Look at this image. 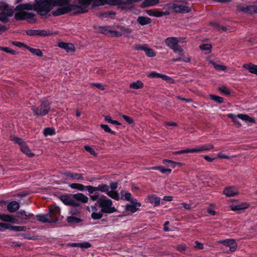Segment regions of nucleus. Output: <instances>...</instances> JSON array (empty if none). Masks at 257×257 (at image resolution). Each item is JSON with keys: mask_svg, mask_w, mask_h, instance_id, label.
I'll return each instance as SVG.
<instances>
[{"mask_svg": "<svg viewBox=\"0 0 257 257\" xmlns=\"http://www.w3.org/2000/svg\"><path fill=\"white\" fill-rule=\"evenodd\" d=\"M34 10V4L30 3L22 4L17 6L15 9L18 12L15 14V19L17 21H23L27 20L29 23H35L37 20L35 19L36 15L34 13L27 12L24 10Z\"/></svg>", "mask_w": 257, "mask_h": 257, "instance_id": "obj_1", "label": "nucleus"}, {"mask_svg": "<svg viewBox=\"0 0 257 257\" xmlns=\"http://www.w3.org/2000/svg\"><path fill=\"white\" fill-rule=\"evenodd\" d=\"M56 6L51 0H35L34 3V11L41 17L46 16Z\"/></svg>", "mask_w": 257, "mask_h": 257, "instance_id": "obj_2", "label": "nucleus"}, {"mask_svg": "<svg viewBox=\"0 0 257 257\" xmlns=\"http://www.w3.org/2000/svg\"><path fill=\"white\" fill-rule=\"evenodd\" d=\"M59 7L57 10L52 12L53 16L57 17L64 15L76 9L78 10L74 12L75 14H83L87 11L84 10L81 5L66 4Z\"/></svg>", "mask_w": 257, "mask_h": 257, "instance_id": "obj_3", "label": "nucleus"}, {"mask_svg": "<svg viewBox=\"0 0 257 257\" xmlns=\"http://www.w3.org/2000/svg\"><path fill=\"white\" fill-rule=\"evenodd\" d=\"M96 204L101 208V212L103 213L111 214L117 211V209L112 206L113 203L112 200L104 195H102L100 196L97 202H96Z\"/></svg>", "mask_w": 257, "mask_h": 257, "instance_id": "obj_4", "label": "nucleus"}, {"mask_svg": "<svg viewBox=\"0 0 257 257\" xmlns=\"http://www.w3.org/2000/svg\"><path fill=\"white\" fill-rule=\"evenodd\" d=\"M51 103L47 99L41 100L40 105L37 107H32L34 115L37 117L44 116L49 113L51 109Z\"/></svg>", "mask_w": 257, "mask_h": 257, "instance_id": "obj_5", "label": "nucleus"}, {"mask_svg": "<svg viewBox=\"0 0 257 257\" xmlns=\"http://www.w3.org/2000/svg\"><path fill=\"white\" fill-rule=\"evenodd\" d=\"M227 116L229 118L231 119L234 122H237V118H240L241 120H244L246 122H249L251 123H254L255 122V120L253 118L251 117L246 114H238L236 116L233 113H229L228 114Z\"/></svg>", "mask_w": 257, "mask_h": 257, "instance_id": "obj_6", "label": "nucleus"}, {"mask_svg": "<svg viewBox=\"0 0 257 257\" xmlns=\"http://www.w3.org/2000/svg\"><path fill=\"white\" fill-rule=\"evenodd\" d=\"M26 33L28 36H39L41 37L51 36L53 34L51 31H46L43 30H28L26 31Z\"/></svg>", "mask_w": 257, "mask_h": 257, "instance_id": "obj_7", "label": "nucleus"}, {"mask_svg": "<svg viewBox=\"0 0 257 257\" xmlns=\"http://www.w3.org/2000/svg\"><path fill=\"white\" fill-rule=\"evenodd\" d=\"M248 203L245 202L235 201L231 206V210L234 211H237V213H240L249 207Z\"/></svg>", "mask_w": 257, "mask_h": 257, "instance_id": "obj_8", "label": "nucleus"}, {"mask_svg": "<svg viewBox=\"0 0 257 257\" xmlns=\"http://www.w3.org/2000/svg\"><path fill=\"white\" fill-rule=\"evenodd\" d=\"M148 77L150 78H161L163 80L166 81L168 83L171 84H173L174 83V80L171 77L165 74L157 73L155 71H152L151 73H150L148 74Z\"/></svg>", "mask_w": 257, "mask_h": 257, "instance_id": "obj_9", "label": "nucleus"}, {"mask_svg": "<svg viewBox=\"0 0 257 257\" xmlns=\"http://www.w3.org/2000/svg\"><path fill=\"white\" fill-rule=\"evenodd\" d=\"M218 243L223 244L229 247L230 252L234 251L237 247V243L234 239H226L224 240H220Z\"/></svg>", "mask_w": 257, "mask_h": 257, "instance_id": "obj_10", "label": "nucleus"}, {"mask_svg": "<svg viewBox=\"0 0 257 257\" xmlns=\"http://www.w3.org/2000/svg\"><path fill=\"white\" fill-rule=\"evenodd\" d=\"M214 148L212 144H207L203 145H200L195 148L189 149L190 153H199L204 151H210Z\"/></svg>", "mask_w": 257, "mask_h": 257, "instance_id": "obj_11", "label": "nucleus"}, {"mask_svg": "<svg viewBox=\"0 0 257 257\" xmlns=\"http://www.w3.org/2000/svg\"><path fill=\"white\" fill-rule=\"evenodd\" d=\"M47 213L49 215V217L51 220L56 219V222L58 221V217L60 214V209L57 206L50 207Z\"/></svg>", "mask_w": 257, "mask_h": 257, "instance_id": "obj_12", "label": "nucleus"}, {"mask_svg": "<svg viewBox=\"0 0 257 257\" xmlns=\"http://www.w3.org/2000/svg\"><path fill=\"white\" fill-rule=\"evenodd\" d=\"M63 175L70 178L71 180L83 181L84 177L82 174L73 173L70 171H66L63 173Z\"/></svg>", "mask_w": 257, "mask_h": 257, "instance_id": "obj_13", "label": "nucleus"}, {"mask_svg": "<svg viewBox=\"0 0 257 257\" xmlns=\"http://www.w3.org/2000/svg\"><path fill=\"white\" fill-rule=\"evenodd\" d=\"M131 204H127L125 206V210L127 212H130L131 213H134L137 212L139 209V207L141 206V203L138 202L137 200L134 201V203H131Z\"/></svg>", "mask_w": 257, "mask_h": 257, "instance_id": "obj_14", "label": "nucleus"}, {"mask_svg": "<svg viewBox=\"0 0 257 257\" xmlns=\"http://www.w3.org/2000/svg\"><path fill=\"white\" fill-rule=\"evenodd\" d=\"M172 9L174 12L179 13H187L190 12L189 7L185 6L180 5L175 3L172 5Z\"/></svg>", "mask_w": 257, "mask_h": 257, "instance_id": "obj_15", "label": "nucleus"}, {"mask_svg": "<svg viewBox=\"0 0 257 257\" xmlns=\"http://www.w3.org/2000/svg\"><path fill=\"white\" fill-rule=\"evenodd\" d=\"M49 215L48 214V213H45L42 214H37L35 217L37 220L42 223H55L56 219H54V220H51L49 217Z\"/></svg>", "mask_w": 257, "mask_h": 257, "instance_id": "obj_16", "label": "nucleus"}, {"mask_svg": "<svg viewBox=\"0 0 257 257\" xmlns=\"http://www.w3.org/2000/svg\"><path fill=\"white\" fill-rule=\"evenodd\" d=\"M14 14L13 10H8V12H0V21L6 23L9 21V17H12Z\"/></svg>", "mask_w": 257, "mask_h": 257, "instance_id": "obj_17", "label": "nucleus"}, {"mask_svg": "<svg viewBox=\"0 0 257 257\" xmlns=\"http://www.w3.org/2000/svg\"><path fill=\"white\" fill-rule=\"evenodd\" d=\"M165 42L167 46L173 50L175 47H177L179 42L177 38L172 37L166 38Z\"/></svg>", "mask_w": 257, "mask_h": 257, "instance_id": "obj_18", "label": "nucleus"}, {"mask_svg": "<svg viewBox=\"0 0 257 257\" xmlns=\"http://www.w3.org/2000/svg\"><path fill=\"white\" fill-rule=\"evenodd\" d=\"M238 193L237 189L234 186H229L223 190V194L227 197H232Z\"/></svg>", "mask_w": 257, "mask_h": 257, "instance_id": "obj_19", "label": "nucleus"}, {"mask_svg": "<svg viewBox=\"0 0 257 257\" xmlns=\"http://www.w3.org/2000/svg\"><path fill=\"white\" fill-rule=\"evenodd\" d=\"M120 194V199L128 201L131 203H134V201H136L137 200L136 198L132 197V194L131 193L125 191V190H121Z\"/></svg>", "mask_w": 257, "mask_h": 257, "instance_id": "obj_20", "label": "nucleus"}, {"mask_svg": "<svg viewBox=\"0 0 257 257\" xmlns=\"http://www.w3.org/2000/svg\"><path fill=\"white\" fill-rule=\"evenodd\" d=\"M58 47L66 50L67 52H73L75 50L74 46L71 43L61 42L58 43Z\"/></svg>", "mask_w": 257, "mask_h": 257, "instance_id": "obj_21", "label": "nucleus"}, {"mask_svg": "<svg viewBox=\"0 0 257 257\" xmlns=\"http://www.w3.org/2000/svg\"><path fill=\"white\" fill-rule=\"evenodd\" d=\"M240 10L242 12L248 14H257V6L254 5L241 7Z\"/></svg>", "mask_w": 257, "mask_h": 257, "instance_id": "obj_22", "label": "nucleus"}, {"mask_svg": "<svg viewBox=\"0 0 257 257\" xmlns=\"http://www.w3.org/2000/svg\"><path fill=\"white\" fill-rule=\"evenodd\" d=\"M0 220L5 222L15 223L16 219L12 215H8L0 213Z\"/></svg>", "mask_w": 257, "mask_h": 257, "instance_id": "obj_23", "label": "nucleus"}, {"mask_svg": "<svg viewBox=\"0 0 257 257\" xmlns=\"http://www.w3.org/2000/svg\"><path fill=\"white\" fill-rule=\"evenodd\" d=\"M19 207V203L16 201H13L8 204L7 206V209L10 212H14L18 210Z\"/></svg>", "mask_w": 257, "mask_h": 257, "instance_id": "obj_24", "label": "nucleus"}, {"mask_svg": "<svg viewBox=\"0 0 257 257\" xmlns=\"http://www.w3.org/2000/svg\"><path fill=\"white\" fill-rule=\"evenodd\" d=\"M73 197L78 202H81L83 203H86L88 202V197L82 193H78L75 194L73 195Z\"/></svg>", "mask_w": 257, "mask_h": 257, "instance_id": "obj_25", "label": "nucleus"}, {"mask_svg": "<svg viewBox=\"0 0 257 257\" xmlns=\"http://www.w3.org/2000/svg\"><path fill=\"white\" fill-rule=\"evenodd\" d=\"M149 202L154 204V206H158L160 204V198L155 195H151L148 196Z\"/></svg>", "mask_w": 257, "mask_h": 257, "instance_id": "obj_26", "label": "nucleus"}, {"mask_svg": "<svg viewBox=\"0 0 257 257\" xmlns=\"http://www.w3.org/2000/svg\"><path fill=\"white\" fill-rule=\"evenodd\" d=\"M138 22L142 26L146 25L152 22L151 18L147 17L140 16L137 19Z\"/></svg>", "mask_w": 257, "mask_h": 257, "instance_id": "obj_27", "label": "nucleus"}, {"mask_svg": "<svg viewBox=\"0 0 257 257\" xmlns=\"http://www.w3.org/2000/svg\"><path fill=\"white\" fill-rule=\"evenodd\" d=\"M82 221V220L80 218L73 216H68L67 218V221L71 226L78 224Z\"/></svg>", "mask_w": 257, "mask_h": 257, "instance_id": "obj_28", "label": "nucleus"}, {"mask_svg": "<svg viewBox=\"0 0 257 257\" xmlns=\"http://www.w3.org/2000/svg\"><path fill=\"white\" fill-rule=\"evenodd\" d=\"M21 150L24 154H26L29 157L32 158L35 156V154L31 152L26 144L21 146Z\"/></svg>", "mask_w": 257, "mask_h": 257, "instance_id": "obj_29", "label": "nucleus"}, {"mask_svg": "<svg viewBox=\"0 0 257 257\" xmlns=\"http://www.w3.org/2000/svg\"><path fill=\"white\" fill-rule=\"evenodd\" d=\"M55 129L53 127H47L44 128L43 135L45 137L52 136L56 135Z\"/></svg>", "mask_w": 257, "mask_h": 257, "instance_id": "obj_30", "label": "nucleus"}, {"mask_svg": "<svg viewBox=\"0 0 257 257\" xmlns=\"http://www.w3.org/2000/svg\"><path fill=\"white\" fill-rule=\"evenodd\" d=\"M243 67L244 68L247 69L250 73L257 75V65L249 64H244Z\"/></svg>", "mask_w": 257, "mask_h": 257, "instance_id": "obj_31", "label": "nucleus"}, {"mask_svg": "<svg viewBox=\"0 0 257 257\" xmlns=\"http://www.w3.org/2000/svg\"><path fill=\"white\" fill-rule=\"evenodd\" d=\"M144 83L141 80H137L130 84V88L134 89H139L143 88Z\"/></svg>", "mask_w": 257, "mask_h": 257, "instance_id": "obj_32", "label": "nucleus"}, {"mask_svg": "<svg viewBox=\"0 0 257 257\" xmlns=\"http://www.w3.org/2000/svg\"><path fill=\"white\" fill-rule=\"evenodd\" d=\"M152 169L154 170H158L162 173L167 175L170 174L172 172L171 169L165 168L164 167L161 166L153 167L152 168Z\"/></svg>", "mask_w": 257, "mask_h": 257, "instance_id": "obj_33", "label": "nucleus"}, {"mask_svg": "<svg viewBox=\"0 0 257 257\" xmlns=\"http://www.w3.org/2000/svg\"><path fill=\"white\" fill-rule=\"evenodd\" d=\"M106 194L109 197L115 200L118 201L120 199V197L117 191L108 190Z\"/></svg>", "mask_w": 257, "mask_h": 257, "instance_id": "obj_34", "label": "nucleus"}, {"mask_svg": "<svg viewBox=\"0 0 257 257\" xmlns=\"http://www.w3.org/2000/svg\"><path fill=\"white\" fill-rule=\"evenodd\" d=\"M96 191L107 194L109 190V186L105 184H100L96 187Z\"/></svg>", "mask_w": 257, "mask_h": 257, "instance_id": "obj_35", "label": "nucleus"}, {"mask_svg": "<svg viewBox=\"0 0 257 257\" xmlns=\"http://www.w3.org/2000/svg\"><path fill=\"white\" fill-rule=\"evenodd\" d=\"M27 49L29 50L33 54L36 55L39 57H42L43 56V53L42 51L39 49H35L31 48L29 46H27Z\"/></svg>", "mask_w": 257, "mask_h": 257, "instance_id": "obj_36", "label": "nucleus"}, {"mask_svg": "<svg viewBox=\"0 0 257 257\" xmlns=\"http://www.w3.org/2000/svg\"><path fill=\"white\" fill-rule=\"evenodd\" d=\"M69 186L72 189H77L80 191H84L85 188V186L80 183H72Z\"/></svg>", "mask_w": 257, "mask_h": 257, "instance_id": "obj_37", "label": "nucleus"}, {"mask_svg": "<svg viewBox=\"0 0 257 257\" xmlns=\"http://www.w3.org/2000/svg\"><path fill=\"white\" fill-rule=\"evenodd\" d=\"M9 229L16 231H25L27 227L24 226H14L9 224Z\"/></svg>", "mask_w": 257, "mask_h": 257, "instance_id": "obj_38", "label": "nucleus"}, {"mask_svg": "<svg viewBox=\"0 0 257 257\" xmlns=\"http://www.w3.org/2000/svg\"><path fill=\"white\" fill-rule=\"evenodd\" d=\"M210 99L217 102L219 104H221L223 102L224 98L222 97L216 95L215 94H210L209 95Z\"/></svg>", "mask_w": 257, "mask_h": 257, "instance_id": "obj_39", "label": "nucleus"}, {"mask_svg": "<svg viewBox=\"0 0 257 257\" xmlns=\"http://www.w3.org/2000/svg\"><path fill=\"white\" fill-rule=\"evenodd\" d=\"M72 198L67 195H62L61 197V200L65 205H70Z\"/></svg>", "mask_w": 257, "mask_h": 257, "instance_id": "obj_40", "label": "nucleus"}, {"mask_svg": "<svg viewBox=\"0 0 257 257\" xmlns=\"http://www.w3.org/2000/svg\"><path fill=\"white\" fill-rule=\"evenodd\" d=\"M163 164L167 166L168 167H171L172 168H175L176 167V163L175 161L168 160V159H164L163 160Z\"/></svg>", "mask_w": 257, "mask_h": 257, "instance_id": "obj_41", "label": "nucleus"}, {"mask_svg": "<svg viewBox=\"0 0 257 257\" xmlns=\"http://www.w3.org/2000/svg\"><path fill=\"white\" fill-rule=\"evenodd\" d=\"M103 212H101V210L99 212H92L91 217L93 220L100 219L103 216Z\"/></svg>", "mask_w": 257, "mask_h": 257, "instance_id": "obj_42", "label": "nucleus"}, {"mask_svg": "<svg viewBox=\"0 0 257 257\" xmlns=\"http://www.w3.org/2000/svg\"><path fill=\"white\" fill-rule=\"evenodd\" d=\"M98 31L100 33L107 35L108 33H111L113 32V31H110L108 30V27L106 26H101L99 27ZM114 32L116 33V32L114 31Z\"/></svg>", "mask_w": 257, "mask_h": 257, "instance_id": "obj_43", "label": "nucleus"}, {"mask_svg": "<svg viewBox=\"0 0 257 257\" xmlns=\"http://www.w3.org/2000/svg\"><path fill=\"white\" fill-rule=\"evenodd\" d=\"M210 63L213 66L214 68L217 70L225 71L226 69V67L224 65L217 64L213 61H211Z\"/></svg>", "mask_w": 257, "mask_h": 257, "instance_id": "obj_44", "label": "nucleus"}, {"mask_svg": "<svg viewBox=\"0 0 257 257\" xmlns=\"http://www.w3.org/2000/svg\"><path fill=\"white\" fill-rule=\"evenodd\" d=\"M100 127L103 129L105 132L111 134V135H115L116 133L114 131H112L109 126L107 124H101Z\"/></svg>", "mask_w": 257, "mask_h": 257, "instance_id": "obj_45", "label": "nucleus"}, {"mask_svg": "<svg viewBox=\"0 0 257 257\" xmlns=\"http://www.w3.org/2000/svg\"><path fill=\"white\" fill-rule=\"evenodd\" d=\"M84 191H87L89 195L97 191L96 187L91 185L85 186Z\"/></svg>", "mask_w": 257, "mask_h": 257, "instance_id": "obj_46", "label": "nucleus"}, {"mask_svg": "<svg viewBox=\"0 0 257 257\" xmlns=\"http://www.w3.org/2000/svg\"><path fill=\"white\" fill-rule=\"evenodd\" d=\"M17 217L21 219H27V214L24 210H20L17 212Z\"/></svg>", "mask_w": 257, "mask_h": 257, "instance_id": "obj_47", "label": "nucleus"}, {"mask_svg": "<svg viewBox=\"0 0 257 257\" xmlns=\"http://www.w3.org/2000/svg\"><path fill=\"white\" fill-rule=\"evenodd\" d=\"M218 90L221 93L226 95H229L230 94V90L224 86L219 87L218 88Z\"/></svg>", "mask_w": 257, "mask_h": 257, "instance_id": "obj_48", "label": "nucleus"}, {"mask_svg": "<svg viewBox=\"0 0 257 257\" xmlns=\"http://www.w3.org/2000/svg\"><path fill=\"white\" fill-rule=\"evenodd\" d=\"M173 51L175 53H178L180 56H182L184 54V50L182 49L181 46L178 44L177 45V47L174 48V49H173Z\"/></svg>", "mask_w": 257, "mask_h": 257, "instance_id": "obj_49", "label": "nucleus"}, {"mask_svg": "<svg viewBox=\"0 0 257 257\" xmlns=\"http://www.w3.org/2000/svg\"><path fill=\"white\" fill-rule=\"evenodd\" d=\"M104 120L108 123H112L113 124L119 125L121 123L117 120H112L109 116H105Z\"/></svg>", "mask_w": 257, "mask_h": 257, "instance_id": "obj_50", "label": "nucleus"}, {"mask_svg": "<svg viewBox=\"0 0 257 257\" xmlns=\"http://www.w3.org/2000/svg\"><path fill=\"white\" fill-rule=\"evenodd\" d=\"M12 140L16 143L19 145L21 147L24 145L26 143L23 140L22 138L14 137Z\"/></svg>", "mask_w": 257, "mask_h": 257, "instance_id": "obj_51", "label": "nucleus"}, {"mask_svg": "<svg viewBox=\"0 0 257 257\" xmlns=\"http://www.w3.org/2000/svg\"><path fill=\"white\" fill-rule=\"evenodd\" d=\"M81 207H71L70 212L72 215H78L81 213Z\"/></svg>", "mask_w": 257, "mask_h": 257, "instance_id": "obj_52", "label": "nucleus"}, {"mask_svg": "<svg viewBox=\"0 0 257 257\" xmlns=\"http://www.w3.org/2000/svg\"><path fill=\"white\" fill-rule=\"evenodd\" d=\"M200 49L202 50H205V51H208L210 52L212 49V45L210 44H204L200 45Z\"/></svg>", "mask_w": 257, "mask_h": 257, "instance_id": "obj_53", "label": "nucleus"}, {"mask_svg": "<svg viewBox=\"0 0 257 257\" xmlns=\"http://www.w3.org/2000/svg\"><path fill=\"white\" fill-rule=\"evenodd\" d=\"M84 148L86 151L89 153L91 155L94 156H96L97 155V153L90 146L86 145L84 146Z\"/></svg>", "mask_w": 257, "mask_h": 257, "instance_id": "obj_54", "label": "nucleus"}, {"mask_svg": "<svg viewBox=\"0 0 257 257\" xmlns=\"http://www.w3.org/2000/svg\"><path fill=\"white\" fill-rule=\"evenodd\" d=\"M145 52L146 55L148 57H153L156 56V53L154 51L150 48L147 47Z\"/></svg>", "mask_w": 257, "mask_h": 257, "instance_id": "obj_55", "label": "nucleus"}, {"mask_svg": "<svg viewBox=\"0 0 257 257\" xmlns=\"http://www.w3.org/2000/svg\"><path fill=\"white\" fill-rule=\"evenodd\" d=\"M10 10H13V8L10 7L7 4L3 3L0 4V10H3V12H8Z\"/></svg>", "mask_w": 257, "mask_h": 257, "instance_id": "obj_56", "label": "nucleus"}, {"mask_svg": "<svg viewBox=\"0 0 257 257\" xmlns=\"http://www.w3.org/2000/svg\"><path fill=\"white\" fill-rule=\"evenodd\" d=\"M147 44H144V45H140V44H136L134 46V48L136 50H142L144 51L145 52L146 50V49L147 48Z\"/></svg>", "mask_w": 257, "mask_h": 257, "instance_id": "obj_57", "label": "nucleus"}, {"mask_svg": "<svg viewBox=\"0 0 257 257\" xmlns=\"http://www.w3.org/2000/svg\"><path fill=\"white\" fill-rule=\"evenodd\" d=\"M91 246V244L87 241L79 243V247L81 248H88Z\"/></svg>", "mask_w": 257, "mask_h": 257, "instance_id": "obj_58", "label": "nucleus"}, {"mask_svg": "<svg viewBox=\"0 0 257 257\" xmlns=\"http://www.w3.org/2000/svg\"><path fill=\"white\" fill-rule=\"evenodd\" d=\"M122 117L126 121L128 124H133L134 121L132 117L128 116L127 115L123 114L122 115Z\"/></svg>", "mask_w": 257, "mask_h": 257, "instance_id": "obj_59", "label": "nucleus"}, {"mask_svg": "<svg viewBox=\"0 0 257 257\" xmlns=\"http://www.w3.org/2000/svg\"><path fill=\"white\" fill-rule=\"evenodd\" d=\"M89 197L91 200L94 201L98 200L100 198L99 194L98 192H95L93 195H90Z\"/></svg>", "mask_w": 257, "mask_h": 257, "instance_id": "obj_60", "label": "nucleus"}, {"mask_svg": "<svg viewBox=\"0 0 257 257\" xmlns=\"http://www.w3.org/2000/svg\"><path fill=\"white\" fill-rule=\"evenodd\" d=\"M194 243L195 244V246H194V248L195 249H203V248H204V244L202 243H201V242L196 240V241H195L194 242Z\"/></svg>", "mask_w": 257, "mask_h": 257, "instance_id": "obj_61", "label": "nucleus"}, {"mask_svg": "<svg viewBox=\"0 0 257 257\" xmlns=\"http://www.w3.org/2000/svg\"><path fill=\"white\" fill-rule=\"evenodd\" d=\"M118 183L117 182H110L109 187L111 189V190L116 191L115 190L118 187Z\"/></svg>", "mask_w": 257, "mask_h": 257, "instance_id": "obj_62", "label": "nucleus"}, {"mask_svg": "<svg viewBox=\"0 0 257 257\" xmlns=\"http://www.w3.org/2000/svg\"><path fill=\"white\" fill-rule=\"evenodd\" d=\"M71 207H81L80 203L77 201H76L73 199H72L70 205Z\"/></svg>", "mask_w": 257, "mask_h": 257, "instance_id": "obj_63", "label": "nucleus"}, {"mask_svg": "<svg viewBox=\"0 0 257 257\" xmlns=\"http://www.w3.org/2000/svg\"><path fill=\"white\" fill-rule=\"evenodd\" d=\"M13 44L15 46H16L19 48L25 47L26 49H27V46H28L25 44L20 42L14 41L13 42Z\"/></svg>", "mask_w": 257, "mask_h": 257, "instance_id": "obj_64", "label": "nucleus"}]
</instances>
